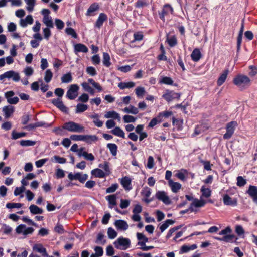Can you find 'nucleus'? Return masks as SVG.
<instances>
[{"mask_svg":"<svg viewBox=\"0 0 257 257\" xmlns=\"http://www.w3.org/2000/svg\"><path fill=\"white\" fill-rule=\"evenodd\" d=\"M14 73V71H9L3 74L0 75V80H3L4 78H11L13 77V74Z\"/></svg>","mask_w":257,"mask_h":257,"instance_id":"13d9d810","label":"nucleus"},{"mask_svg":"<svg viewBox=\"0 0 257 257\" xmlns=\"http://www.w3.org/2000/svg\"><path fill=\"white\" fill-rule=\"evenodd\" d=\"M26 135V133H17L15 131H13L12 133V139L14 140H16L18 138L25 137Z\"/></svg>","mask_w":257,"mask_h":257,"instance_id":"58836bf2","label":"nucleus"},{"mask_svg":"<svg viewBox=\"0 0 257 257\" xmlns=\"http://www.w3.org/2000/svg\"><path fill=\"white\" fill-rule=\"evenodd\" d=\"M52 103L62 112L65 113L68 112V108L63 104L60 98L53 99L52 100Z\"/></svg>","mask_w":257,"mask_h":257,"instance_id":"1a4fd4ad","label":"nucleus"},{"mask_svg":"<svg viewBox=\"0 0 257 257\" xmlns=\"http://www.w3.org/2000/svg\"><path fill=\"white\" fill-rule=\"evenodd\" d=\"M160 82L167 85H173V81L169 77H163L160 81Z\"/></svg>","mask_w":257,"mask_h":257,"instance_id":"79ce46f5","label":"nucleus"},{"mask_svg":"<svg viewBox=\"0 0 257 257\" xmlns=\"http://www.w3.org/2000/svg\"><path fill=\"white\" fill-rule=\"evenodd\" d=\"M249 68L250 71L249 72V75L251 77L254 76L257 74V67L254 66H249Z\"/></svg>","mask_w":257,"mask_h":257,"instance_id":"338daca9","label":"nucleus"},{"mask_svg":"<svg viewBox=\"0 0 257 257\" xmlns=\"http://www.w3.org/2000/svg\"><path fill=\"white\" fill-rule=\"evenodd\" d=\"M246 183V180H245L242 177L238 176L237 178V185L238 186L242 187L244 186Z\"/></svg>","mask_w":257,"mask_h":257,"instance_id":"052dcab7","label":"nucleus"},{"mask_svg":"<svg viewBox=\"0 0 257 257\" xmlns=\"http://www.w3.org/2000/svg\"><path fill=\"white\" fill-rule=\"evenodd\" d=\"M169 186L171 187L173 192L177 193L181 188V185L178 182H175L172 180L168 181Z\"/></svg>","mask_w":257,"mask_h":257,"instance_id":"aec40b11","label":"nucleus"},{"mask_svg":"<svg viewBox=\"0 0 257 257\" xmlns=\"http://www.w3.org/2000/svg\"><path fill=\"white\" fill-rule=\"evenodd\" d=\"M107 19V17L105 14L103 13H100L96 22L95 26L98 28H100L102 26L104 22L106 21Z\"/></svg>","mask_w":257,"mask_h":257,"instance_id":"dca6fc26","label":"nucleus"},{"mask_svg":"<svg viewBox=\"0 0 257 257\" xmlns=\"http://www.w3.org/2000/svg\"><path fill=\"white\" fill-rule=\"evenodd\" d=\"M33 249L34 251L41 253L43 257L48 256L46 248L43 247L42 244H35L33 247Z\"/></svg>","mask_w":257,"mask_h":257,"instance_id":"9b49d317","label":"nucleus"},{"mask_svg":"<svg viewBox=\"0 0 257 257\" xmlns=\"http://www.w3.org/2000/svg\"><path fill=\"white\" fill-rule=\"evenodd\" d=\"M25 1L28 5L27 7V10L29 12L32 11L35 4V0H25Z\"/></svg>","mask_w":257,"mask_h":257,"instance_id":"c03bdc74","label":"nucleus"},{"mask_svg":"<svg viewBox=\"0 0 257 257\" xmlns=\"http://www.w3.org/2000/svg\"><path fill=\"white\" fill-rule=\"evenodd\" d=\"M53 76V73L50 69H48L45 72L44 80L47 83H49Z\"/></svg>","mask_w":257,"mask_h":257,"instance_id":"49530a36","label":"nucleus"},{"mask_svg":"<svg viewBox=\"0 0 257 257\" xmlns=\"http://www.w3.org/2000/svg\"><path fill=\"white\" fill-rule=\"evenodd\" d=\"M85 138L83 141L86 142L88 144H91L92 142H95L98 140V137L96 135H84Z\"/></svg>","mask_w":257,"mask_h":257,"instance_id":"7c9ffc66","label":"nucleus"},{"mask_svg":"<svg viewBox=\"0 0 257 257\" xmlns=\"http://www.w3.org/2000/svg\"><path fill=\"white\" fill-rule=\"evenodd\" d=\"M114 245L118 249L126 250L131 245V241L128 238L120 237L114 242Z\"/></svg>","mask_w":257,"mask_h":257,"instance_id":"7ed1b4c3","label":"nucleus"},{"mask_svg":"<svg viewBox=\"0 0 257 257\" xmlns=\"http://www.w3.org/2000/svg\"><path fill=\"white\" fill-rule=\"evenodd\" d=\"M43 23L49 28H53L54 25L52 22L51 17L47 16L44 17L43 19Z\"/></svg>","mask_w":257,"mask_h":257,"instance_id":"72a5a7b5","label":"nucleus"},{"mask_svg":"<svg viewBox=\"0 0 257 257\" xmlns=\"http://www.w3.org/2000/svg\"><path fill=\"white\" fill-rule=\"evenodd\" d=\"M30 212L33 214H41L43 213V210L35 205H31L29 207Z\"/></svg>","mask_w":257,"mask_h":257,"instance_id":"b1692460","label":"nucleus"},{"mask_svg":"<svg viewBox=\"0 0 257 257\" xmlns=\"http://www.w3.org/2000/svg\"><path fill=\"white\" fill-rule=\"evenodd\" d=\"M111 133L113 135L118 137H121L122 138H125V134L123 131L118 126H116L113 130H112L111 131Z\"/></svg>","mask_w":257,"mask_h":257,"instance_id":"a878e982","label":"nucleus"},{"mask_svg":"<svg viewBox=\"0 0 257 257\" xmlns=\"http://www.w3.org/2000/svg\"><path fill=\"white\" fill-rule=\"evenodd\" d=\"M85 137L83 135H72L70 136V139L73 141H83Z\"/></svg>","mask_w":257,"mask_h":257,"instance_id":"09e8293b","label":"nucleus"},{"mask_svg":"<svg viewBox=\"0 0 257 257\" xmlns=\"http://www.w3.org/2000/svg\"><path fill=\"white\" fill-rule=\"evenodd\" d=\"M166 41L170 47L175 46L177 43L176 38L174 36L170 38H169L168 36H167Z\"/></svg>","mask_w":257,"mask_h":257,"instance_id":"a19ab883","label":"nucleus"},{"mask_svg":"<svg viewBox=\"0 0 257 257\" xmlns=\"http://www.w3.org/2000/svg\"><path fill=\"white\" fill-rule=\"evenodd\" d=\"M87 109L88 106L87 105L82 103H78L76 106L75 112L76 113H82L86 111Z\"/></svg>","mask_w":257,"mask_h":257,"instance_id":"2f4dec72","label":"nucleus"},{"mask_svg":"<svg viewBox=\"0 0 257 257\" xmlns=\"http://www.w3.org/2000/svg\"><path fill=\"white\" fill-rule=\"evenodd\" d=\"M82 86L83 87V88L88 92H89L90 94L93 95L94 93V90L93 89H92L88 83L86 82H84L82 84Z\"/></svg>","mask_w":257,"mask_h":257,"instance_id":"6e6d98bb","label":"nucleus"},{"mask_svg":"<svg viewBox=\"0 0 257 257\" xmlns=\"http://www.w3.org/2000/svg\"><path fill=\"white\" fill-rule=\"evenodd\" d=\"M173 12V8L169 4H165L161 12L159 13L160 18L163 21H165V16L167 15L169 13H172Z\"/></svg>","mask_w":257,"mask_h":257,"instance_id":"6e6552de","label":"nucleus"},{"mask_svg":"<svg viewBox=\"0 0 257 257\" xmlns=\"http://www.w3.org/2000/svg\"><path fill=\"white\" fill-rule=\"evenodd\" d=\"M137 238L139 240L137 245L142 247L146 245V243L148 241V238L141 233H137Z\"/></svg>","mask_w":257,"mask_h":257,"instance_id":"4468645a","label":"nucleus"},{"mask_svg":"<svg viewBox=\"0 0 257 257\" xmlns=\"http://www.w3.org/2000/svg\"><path fill=\"white\" fill-rule=\"evenodd\" d=\"M151 193V190L148 187H145L143 188L142 191V194L146 197H149Z\"/></svg>","mask_w":257,"mask_h":257,"instance_id":"0e129e2a","label":"nucleus"},{"mask_svg":"<svg viewBox=\"0 0 257 257\" xmlns=\"http://www.w3.org/2000/svg\"><path fill=\"white\" fill-rule=\"evenodd\" d=\"M82 155V156L88 160L93 161L95 159L94 156L91 153L89 154L86 152H83Z\"/></svg>","mask_w":257,"mask_h":257,"instance_id":"774afa93","label":"nucleus"},{"mask_svg":"<svg viewBox=\"0 0 257 257\" xmlns=\"http://www.w3.org/2000/svg\"><path fill=\"white\" fill-rule=\"evenodd\" d=\"M223 203L225 205L235 206L237 205V199H232L228 195L225 194L223 196Z\"/></svg>","mask_w":257,"mask_h":257,"instance_id":"ddd939ff","label":"nucleus"},{"mask_svg":"<svg viewBox=\"0 0 257 257\" xmlns=\"http://www.w3.org/2000/svg\"><path fill=\"white\" fill-rule=\"evenodd\" d=\"M107 147L109 149L113 156H115L116 155L117 147L116 144L109 143L107 144Z\"/></svg>","mask_w":257,"mask_h":257,"instance_id":"f704fd0d","label":"nucleus"},{"mask_svg":"<svg viewBox=\"0 0 257 257\" xmlns=\"http://www.w3.org/2000/svg\"><path fill=\"white\" fill-rule=\"evenodd\" d=\"M237 126V122L235 121H231L226 125V133L223 135L224 139H230L234 133L235 127Z\"/></svg>","mask_w":257,"mask_h":257,"instance_id":"20e7f679","label":"nucleus"},{"mask_svg":"<svg viewBox=\"0 0 257 257\" xmlns=\"http://www.w3.org/2000/svg\"><path fill=\"white\" fill-rule=\"evenodd\" d=\"M79 86L76 84H72L70 86L67 92L66 96L70 100H73L78 95Z\"/></svg>","mask_w":257,"mask_h":257,"instance_id":"39448f33","label":"nucleus"},{"mask_svg":"<svg viewBox=\"0 0 257 257\" xmlns=\"http://www.w3.org/2000/svg\"><path fill=\"white\" fill-rule=\"evenodd\" d=\"M180 96L181 94L180 93L167 90L165 93L163 95L162 97L167 101L170 102L174 99H179Z\"/></svg>","mask_w":257,"mask_h":257,"instance_id":"423d86ee","label":"nucleus"},{"mask_svg":"<svg viewBox=\"0 0 257 257\" xmlns=\"http://www.w3.org/2000/svg\"><path fill=\"white\" fill-rule=\"evenodd\" d=\"M107 234L109 238L114 239L117 235V232L111 227H109L108 229Z\"/></svg>","mask_w":257,"mask_h":257,"instance_id":"37998d69","label":"nucleus"},{"mask_svg":"<svg viewBox=\"0 0 257 257\" xmlns=\"http://www.w3.org/2000/svg\"><path fill=\"white\" fill-rule=\"evenodd\" d=\"M206 203V201L203 200H198L197 199H194L193 202L191 203V206L195 207H201L203 206Z\"/></svg>","mask_w":257,"mask_h":257,"instance_id":"473e14b6","label":"nucleus"},{"mask_svg":"<svg viewBox=\"0 0 257 257\" xmlns=\"http://www.w3.org/2000/svg\"><path fill=\"white\" fill-rule=\"evenodd\" d=\"M35 143V142L30 140H22L20 142V145L23 146H34Z\"/></svg>","mask_w":257,"mask_h":257,"instance_id":"864d4df0","label":"nucleus"},{"mask_svg":"<svg viewBox=\"0 0 257 257\" xmlns=\"http://www.w3.org/2000/svg\"><path fill=\"white\" fill-rule=\"evenodd\" d=\"M110 60V58L109 55L107 53H103L102 61L103 65L107 67H109L111 64Z\"/></svg>","mask_w":257,"mask_h":257,"instance_id":"c85d7f7f","label":"nucleus"},{"mask_svg":"<svg viewBox=\"0 0 257 257\" xmlns=\"http://www.w3.org/2000/svg\"><path fill=\"white\" fill-rule=\"evenodd\" d=\"M22 206V204L18 203H8L6 204V207L9 209L14 208H20Z\"/></svg>","mask_w":257,"mask_h":257,"instance_id":"3c124183","label":"nucleus"},{"mask_svg":"<svg viewBox=\"0 0 257 257\" xmlns=\"http://www.w3.org/2000/svg\"><path fill=\"white\" fill-rule=\"evenodd\" d=\"M26 188L24 186H21L20 187H16L14 190V194L15 196H17L20 195L21 193L24 192Z\"/></svg>","mask_w":257,"mask_h":257,"instance_id":"680f3d73","label":"nucleus"},{"mask_svg":"<svg viewBox=\"0 0 257 257\" xmlns=\"http://www.w3.org/2000/svg\"><path fill=\"white\" fill-rule=\"evenodd\" d=\"M123 111L125 113L133 114H137L139 112L138 108L133 105H130L128 107L124 108Z\"/></svg>","mask_w":257,"mask_h":257,"instance_id":"bb28decb","label":"nucleus"},{"mask_svg":"<svg viewBox=\"0 0 257 257\" xmlns=\"http://www.w3.org/2000/svg\"><path fill=\"white\" fill-rule=\"evenodd\" d=\"M55 25L57 28L59 30H62L64 27V23L60 19H56L55 20Z\"/></svg>","mask_w":257,"mask_h":257,"instance_id":"bf43d9fd","label":"nucleus"},{"mask_svg":"<svg viewBox=\"0 0 257 257\" xmlns=\"http://www.w3.org/2000/svg\"><path fill=\"white\" fill-rule=\"evenodd\" d=\"M201 192L202 193V196L205 198H208L211 196V191L210 189L206 188L204 186L201 188Z\"/></svg>","mask_w":257,"mask_h":257,"instance_id":"c9c22d12","label":"nucleus"},{"mask_svg":"<svg viewBox=\"0 0 257 257\" xmlns=\"http://www.w3.org/2000/svg\"><path fill=\"white\" fill-rule=\"evenodd\" d=\"M114 225L117 229L120 230H126L128 228L127 222L123 220H117L114 222Z\"/></svg>","mask_w":257,"mask_h":257,"instance_id":"f8f14e48","label":"nucleus"},{"mask_svg":"<svg viewBox=\"0 0 257 257\" xmlns=\"http://www.w3.org/2000/svg\"><path fill=\"white\" fill-rule=\"evenodd\" d=\"M235 237L234 235L228 234L223 236L222 237H214V239L221 241H224L226 242H231L234 238Z\"/></svg>","mask_w":257,"mask_h":257,"instance_id":"5701e85b","label":"nucleus"},{"mask_svg":"<svg viewBox=\"0 0 257 257\" xmlns=\"http://www.w3.org/2000/svg\"><path fill=\"white\" fill-rule=\"evenodd\" d=\"M123 119L125 123L134 122L136 120L134 116L128 115H124Z\"/></svg>","mask_w":257,"mask_h":257,"instance_id":"603ef678","label":"nucleus"},{"mask_svg":"<svg viewBox=\"0 0 257 257\" xmlns=\"http://www.w3.org/2000/svg\"><path fill=\"white\" fill-rule=\"evenodd\" d=\"M106 199L110 205L114 206L116 205V196L115 195H110L106 197Z\"/></svg>","mask_w":257,"mask_h":257,"instance_id":"e433bc0d","label":"nucleus"},{"mask_svg":"<svg viewBox=\"0 0 257 257\" xmlns=\"http://www.w3.org/2000/svg\"><path fill=\"white\" fill-rule=\"evenodd\" d=\"M98 8V5L97 3H93L88 9L87 15H90L92 13L97 11Z\"/></svg>","mask_w":257,"mask_h":257,"instance_id":"4c0bfd02","label":"nucleus"},{"mask_svg":"<svg viewBox=\"0 0 257 257\" xmlns=\"http://www.w3.org/2000/svg\"><path fill=\"white\" fill-rule=\"evenodd\" d=\"M99 167L100 168L103 169L105 170V171L106 172V173H105L106 175H108L110 173L108 162H105L103 164H100L99 165Z\"/></svg>","mask_w":257,"mask_h":257,"instance_id":"a18cd8bd","label":"nucleus"},{"mask_svg":"<svg viewBox=\"0 0 257 257\" xmlns=\"http://www.w3.org/2000/svg\"><path fill=\"white\" fill-rule=\"evenodd\" d=\"M54 159L56 162L60 164H64L66 162V159L59 156H54L52 159Z\"/></svg>","mask_w":257,"mask_h":257,"instance_id":"69168bd1","label":"nucleus"},{"mask_svg":"<svg viewBox=\"0 0 257 257\" xmlns=\"http://www.w3.org/2000/svg\"><path fill=\"white\" fill-rule=\"evenodd\" d=\"M104 235L101 233H99L97 237V239L96 240V243H101L102 244H104L106 243V240L104 239Z\"/></svg>","mask_w":257,"mask_h":257,"instance_id":"4d7b16f0","label":"nucleus"},{"mask_svg":"<svg viewBox=\"0 0 257 257\" xmlns=\"http://www.w3.org/2000/svg\"><path fill=\"white\" fill-rule=\"evenodd\" d=\"M65 32L69 35H71L73 38H77V34L72 28H67L65 29Z\"/></svg>","mask_w":257,"mask_h":257,"instance_id":"5fc2aeb1","label":"nucleus"},{"mask_svg":"<svg viewBox=\"0 0 257 257\" xmlns=\"http://www.w3.org/2000/svg\"><path fill=\"white\" fill-rule=\"evenodd\" d=\"M104 117L106 118H113L114 119H116L118 121H120L121 119L120 115L115 111L107 112L105 114Z\"/></svg>","mask_w":257,"mask_h":257,"instance_id":"6ab92c4d","label":"nucleus"},{"mask_svg":"<svg viewBox=\"0 0 257 257\" xmlns=\"http://www.w3.org/2000/svg\"><path fill=\"white\" fill-rule=\"evenodd\" d=\"M135 92L137 96L140 97H142L144 95L145 90L144 88L143 87H138L135 89Z\"/></svg>","mask_w":257,"mask_h":257,"instance_id":"de8ad7c7","label":"nucleus"},{"mask_svg":"<svg viewBox=\"0 0 257 257\" xmlns=\"http://www.w3.org/2000/svg\"><path fill=\"white\" fill-rule=\"evenodd\" d=\"M247 193L252 198L254 202L257 204V187L250 185Z\"/></svg>","mask_w":257,"mask_h":257,"instance_id":"9d476101","label":"nucleus"},{"mask_svg":"<svg viewBox=\"0 0 257 257\" xmlns=\"http://www.w3.org/2000/svg\"><path fill=\"white\" fill-rule=\"evenodd\" d=\"M191 57L192 59L195 62H197L201 57V54L199 49L195 48L191 53Z\"/></svg>","mask_w":257,"mask_h":257,"instance_id":"4be33fe9","label":"nucleus"},{"mask_svg":"<svg viewBox=\"0 0 257 257\" xmlns=\"http://www.w3.org/2000/svg\"><path fill=\"white\" fill-rule=\"evenodd\" d=\"M156 198L162 201L165 204L169 205L171 204V200L169 197L167 195L164 191H159L156 193Z\"/></svg>","mask_w":257,"mask_h":257,"instance_id":"0eeeda50","label":"nucleus"},{"mask_svg":"<svg viewBox=\"0 0 257 257\" xmlns=\"http://www.w3.org/2000/svg\"><path fill=\"white\" fill-rule=\"evenodd\" d=\"M74 49L76 54L78 52L87 53L88 51V48L84 44L81 43L75 44L74 47Z\"/></svg>","mask_w":257,"mask_h":257,"instance_id":"2eb2a0df","label":"nucleus"},{"mask_svg":"<svg viewBox=\"0 0 257 257\" xmlns=\"http://www.w3.org/2000/svg\"><path fill=\"white\" fill-rule=\"evenodd\" d=\"M120 183L125 190H130L132 189V187L131 186V180L129 177L127 176L123 177L121 179Z\"/></svg>","mask_w":257,"mask_h":257,"instance_id":"f3484780","label":"nucleus"},{"mask_svg":"<svg viewBox=\"0 0 257 257\" xmlns=\"http://www.w3.org/2000/svg\"><path fill=\"white\" fill-rule=\"evenodd\" d=\"M14 107L12 105H8L3 108V112L4 113L6 118H9L14 112Z\"/></svg>","mask_w":257,"mask_h":257,"instance_id":"a211bd4d","label":"nucleus"},{"mask_svg":"<svg viewBox=\"0 0 257 257\" xmlns=\"http://www.w3.org/2000/svg\"><path fill=\"white\" fill-rule=\"evenodd\" d=\"M135 84L133 82H120L118 84V86L121 89H124L125 88H129L133 87Z\"/></svg>","mask_w":257,"mask_h":257,"instance_id":"c756f323","label":"nucleus"},{"mask_svg":"<svg viewBox=\"0 0 257 257\" xmlns=\"http://www.w3.org/2000/svg\"><path fill=\"white\" fill-rule=\"evenodd\" d=\"M91 174L98 178H103L106 175L102 170L98 168L92 170Z\"/></svg>","mask_w":257,"mask_h":257,"instance_id":"cd10ccee","label":"nucleus"},{"mask_svg":"<svg viewBox=\"0 0 257 257\" xmlns=\"http://www.w3.org/2000/svg\"><path fill=\"white\" fill-rule=\"evenodd\" d=\"M72 80V77L70 73L64 74L61 78L62 82L63 83H69Z\"/></svg>","mask_w":257,"mask_h":257,"instance_id":"ea45409f","label":"nucleus"},{"mask_svg":"<svg viewBox=\"0 0 257 257\" xmlns=\"http://www.w3.org/2000/svg\"><path fill=\"white\" fill-rule=\"evenodd\" d=\"M88 81L91 83L93 86L97 89L99 91H101L102 90V87L99 85V83L95 82V81L91 78L88 79Z\"/></svg>","mask_w":257,"mask_h":257,"instance_id":"8fccbe9b","label":"nucleus"},{"mask_svg":"<svg viewBox=\"0 0 257 257\" xmlns=\"http://www.w3.org/2000/svg\"><path fill=\"white\" fill-rule=\"evenodd\" d=\"M118 185L117 184H113L110 187L106 189V192L107 193H111L114 192L118 188Z\"/></svg>","mask_w":257,"mask_h":257,"instance_id":"e2e57ef3","label":"nucleus"},{"mask_svg":"<svg viewBox=\"0 0 257 257\" xmlns=\"http://www.w3.org/2000/svg\"><path fill=\"white\" fill-rule=\"evenodd\" d=\"M250 80L247 76L238 75L233 79V83L243 89L249 86Z\"/></svg>","mask_w":257,"mask_h":257,"instance_id":"f257e3e1","label":"nucleus"},{"mask_svg":"<svg viewBox=\"0 0 257 257\" xmlns=\"http://www.w3.org/2000/svg\"><path fill=\"white\" fill-rule=\"evenodd\" d=\"M33 23V19L31 15H28L25 19H21L20 21V25L23 27H26L27 24H32Z\"/></svg>","mask_w":257,"mask_h":257,"instance_id":"393cba45","label":"nucleus"},{"mask_svg":"<svg viewBox=\"0 0 257 257\" xmlns=\"http://www.w3.org/2000/svg\"><path fill=\"white\" fill-rule=\"evenodd\" d=\"M63 128L71 132L83 133L85 131L84 126L73 121L65 123Z\"/></svg>","mask_w":257,"mask_h":257,"instance_id":"f03ea898","label":"nucleus"},{"mask_svg":"<svg viewBox=\"0 0 257 257\" xmlns=\"http://www.w3.org/2000/svg\"><path fill=\"white\" fill-rule=\"evenodd\" d=\"M228 72H229V70L228 69H226L220 75V76L219 77V78L217 80V82L218 86H220L224 83L225 80L226 79L227 76L228 74Z\"/></svg>","mask_w":257,"mask_h":257,"instance_id":"412c9836","label":"nucleus"}]
</instances>
